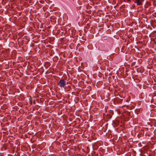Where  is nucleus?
<instances>
[{
  "label": "nucleus",
  "mask_w": 156,
  "mask_h": 156,
  "mask_svg": "<svg viewBox=\"0 0 156 156\" xmlns=\"http://www.w3.org/2000/svg\"><path fill=\"white\" fill-rule=\"evenodd\" d=\"M59 86L61 88L64 87L66 84V79L60 80L57 83Z\"/></svg>",
  "instance_id": "f257e3e1"
},
{
  "label": "nucleus",
  "mask_w": 156,
  "mask_h": 156,
  "mask_svg": "<svg viewBox=\"0 0 156 156\" xmlns=\"http://www.w3.org/2000/svg\"><path fill=\"white\" fill-rule=\"evenodd\" d=\"M144 0H136V1H133L136 4L138 5H142V2H144Z\"/></svg>",
  "instance_id": "f03ea898"
},
{
  "label": "nucleus",
  "mask_w": 156,
  "mask_h": 156,
  "mask_svg": "<svg viewBox=\"0 0 156 156\" xmlns=\"http://www.w3.org/2000/svg\"><path fill=\"white\" fill-rule=\"evenodd\" d=\"M112 115H107V117L108 119H111L112 117Z\"/></svg>",
  "instance_id": "7ed1b4c3"
},
{
  "label": "nucleus",
  "mask_w": 156,
  "mask_h": 156,
  "mask_svg": "<svg viewBox=\"0 0 156 156\" xmlns=\"http://www.w3.org/2000/svg\"><path fill=\"white\" fill-rule=\"evenodd\" d=\"M124 1L126 2H131V0H124Z\"/></svg>",
  "instance_id": "20e7f679"
}]
</instances>
